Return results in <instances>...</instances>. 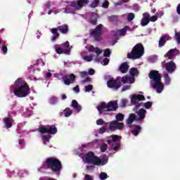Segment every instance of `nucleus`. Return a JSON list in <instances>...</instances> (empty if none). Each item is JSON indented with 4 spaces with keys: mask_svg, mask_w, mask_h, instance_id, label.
Wrapping results in <instances>:
<instances>
[{
    "mask_svg": "<svg viewBox=\"0 0 180 180\" xmlns=\"http://www.w3.org/2000/svg\"><path fill=\"white\" fill-rule=\"evenodd\" d=\"M30 94V87L23 78H18L14 83V95L18 98H26Z\"/></svg>",
    "mask_w": 180,
    "mask_h": 180,
    "instance_id": "1",
    "label": "nucleus"
},
{
    "mask_svg": "<svg viewBox=\"0 0 180 180\" xmlns=\"http://www.w3.org/2000/svg\"><path fill=\"white\" fill-rule=\"evenodd\" d=\"M86 162L87 164H91L92 165H96L97 167L106 165L108 164V160L109 158L106 155H103L101 159L99 157L96 156L95 153L92 151H89L86 155Z\"/></svg>",
    "mask_w": 180,
    "mask_h": 180,
    "instance_id": "2",
    "label": "nucleus"
},
{
    "mask_svg": "<svg viewBox=\"0 0 180 180\" xmlns=\"http://www.w3.org/2000/svg\"><path fill=\"white\" fill-rule=\"evenodd\" d=\"M44 169H51L52 172H60L63 169L61 161L55 157L47 158L43 162Z\"/></svg>",
    "mask_w": 180,
    "mask_h": 180,
    "instance_id": "3",
    "label": "nucleus"
},
{
    "mask_svg": "<svg viewBox=\"0 0 180 180\" xmlns=\"http://www.w3.org/2000/svg\"><path fill=\"white\" fill-rule=\"evenodd\" d=\"M143 56H144V46L143 44L139 43L134 46L131 53L127 54V58L137 60V58H140Z\"/></svg>",
    "mask_w": 180,
    "mask_h": 180,
    "instance_id": "4",
    "label": "nucleus"
},
{
    "mask_svg": "<svg viewBox=\"0 0 180 180\" xmlns=\"http://www.w3.org/2000/svg\"><path fill=\"white\" fill-rule=\"evenodd\" d=\"M119 108L116 101H110L108 103L102 102L100 105L97 106V110L99 113H102L103 110L107 109V112H115Z\"/></svg>",
    "mask_w": 180,
    "mask_h": 180,
    "instance_id": "5",
    "label": "nucleus"
},
{
    "mask_svg": "<svg viewBox=\"0 0 180 180\" xmlns=\"http://www.w3.org/2000/svg\"><path fill=\"white\" fill-rule=\"evenodd\" d=\"M39 131L41 134H57V127L55 125H41L39 128Z\"/></svg>",
    "mask_w": 180,
    "mask_h": 180,
    "instance_id": "6",
    "label": "nucleus"
},
{
    "mask_svg": "<svg viewBox=\"0 0 180 180\" xmlns=\"http://www.w3.org/2000/svg\"><path fill=\"white\" fill-rule=\"evenodd\" d=\"M103 27V25H102V24H100L98 25H97L96 27V28L93 29L91 32L90 34L91 36H92L94 39V40H96V41H99V37H101V36H102V29Z\"/></svg>",
    "mask_w": 180,
    "mask_h": 180,
    "instance_id": "7",
    "label": "nucleus"
},
{
    "mask_svg": "<svg viewBox=\"0 0 180 180\" xmlns=\"http://www.w3.org/2000/svg\"><path fill=\"white\" fill-rule=\"evenodd\" d=\"M109 124V130L110 131H115V130H122L124 129V124L123 122H119L116 120L108 122Z\"/></svg>",
    "mask_w": 180,
    "mask_h": 180,
    "instance_id": "8",
    "label": "nucleus"
},
{
    "mask_svg": "<svg viewBox=\"0 0 180 180\" xmlns=\"http://www.w3.org/2000/svg\"><path fill=\"white\" fill-rule=\"evenodd\" d=\"M119 141V136L114 135L112 137V139H108L107 141L108 144L112 146L113 151H118L119 148H120V143H116Z\"/></svg>",
    "mask_w": 180,
    "mask_h": 180,
    "instance_id": "9",
    "label": "nucleus"
},
{
    "mask_svg": "<svg viewBox=\"0 0 180 180\" xmlns=\"http://www.w3.org/2000/svg\"><path fill=\"white\" fill-rule=\"evenodd\" d=\"M89 4V0H77L70 3V6L72 8H75L76 11H79V9L84 8V5Z\"/></svg>",
    "mask_w": 180,
    "mask_h": 180,
    "instance_id": "10",
    "label": "nucleus"
},
{
    "mask_svg": "<svg viewBox=\"0 0 180 180\" xmlns=\"http://www.w3.org/2000/svg\"><path fill=\"white\" fill-rule=\"evenodd\" d=\"M107 86L108 88H112L115 91H117L122 86V82L111 78L108 81Z\"/></svg>",
    "mask_w": 180,
    "mask_h": 180,
    "instance_id": "11",
    "label": "nucleus"
},
{
    "mask_svg": "<svg viewBox=\"0 0 180 180\" xmlns=\"http://www.w3.org/2000/svg\"><path fill=\"white\" fill-rule=\"evenodd\" d=\"M180 55L179 50L175 49H170L166 54H165V58H168V60H174L176 56Z\"/></svg>",
    "mask_w": 180,
    "mask_h": 180,
    "instance_id": "12",
    "label": "nucleus"
},
{
    "mask_svg": "<svg viewBox=\"0 0 180 180\" xmlns=\"http://www.w3.org/2000/svg\"><path fill=\"white\" fill-rule=\"evenodd\" d=\"M153 89H156L158 94H161L164 90V83L161 82V79L156 80L152 83Z\"/></svg>",
    "mask_w": 180,
    "mask_h": 180,
    "instance_id": "13",
    "label": "nucleus"
},
{
    "mask_svg": "<svg viewBox=\"0 0 180 180\" xmlns=\"http://www.w3.org/2000/svg\"><path fill=\"white\" fill-rule=\"evenodd\" d=\"M148 77L150 78V79H152L153 82H155V81H158L162 78L161 74H160V72L157 70H150L148 74Z\"/></svg>",
    "mask_w": 180,
    "mask_h": 180,
    "instance_id": "14",
    "label": "nucleus"
},
{
    "mask_svg": "<svg viewBox=\"0 0 180 180\" xmlns=\"http://www.w3.org/2000/svg\"><path fill=\"white\" fill-rule=\"evenodd\" d=\"M165 70L169 74H172L176 70V64L174 61H169L166 63Z\"/></svg>",
    "mask_w": 180,
    "mask_h": 180,
    "instance_id": "15",
    "label": "nucleus"
},
{
    "mask_svg": "<svg viewBox=\"0 0 180 180\" xmlns=\"http://www.w3.org/2000/svg\"><path fill=\"white\" fill-rule=\"evenodd\" d=\"M136 122H141L143 119H146V113H147V110L144 108H141L139 111L136 112Z\"/></svg>",
    "mask_w": 180,
    "mask_h": 180,
    "instance_id": "16",
    "label": "nucleus"
},
{
    "mask_svg": "<svg viewBox=\"0 0 180 180\" xmlns=\"http://www.w3.org/2000/svg\"><path fill=\"white\" fill-rule=\"evenodd\" d=\"M75 78H76L75 75L70 74L69 75V79L65 78V76L63 77V82L65 85H71V84H74V82H75Z\"/></svg>",
    "mask_w": 180,
    "mask_h": 180,
    "instance_id": "17",
    "label": "nucleus"
},
{
    "mask_svg": "<svg viewBox=\"0 0 180 180\" xmlns=\"http://www.w3.org/2000/svg\"><path fill=\"white\" fill-rule=\"evenodd\" d=\"M137 101H146V97L141 94H134L131 98V103L136 105Z\"/></svg>",
    "mask_w": 180,
    "mask_h": 180,
    "instance_id": "18",
    "label": "nucleus"
},
{
    "mask_svg": "<svg viewBox=\"0 0 180 180\" xmlns=\"http://www.w3.org/2000/svg\"><path fill=\"white\" fill-rule=\"evenodd\" d=\"M137 122V115L134 113H131L129 115L128 119L127 120V124L129 127H131V124H133V122Z\"/></svg>",
    "mask_w": 180,
    "mask_h": 180,
    "instance_id": "19",
    "label": "nucleus"
},
{
    "mask_svg": "<svg viewBox=\"0 0 180 180\" xmlns=\"http://www.w3.org/2000/svg\"><path fill=\"white\" fill-rule=\"evenodd\" d=\"M129 68H130V66L127 64V62H124L120 65L118 71L122 72V74H126L129 71Z\"/></svg>",
    "mask_w": 180,
    "mask_h": 180,
    "instance_id": "20",
    "label": "nucleus"
},
{
    "mask_svg": "<svg viewBox=\"0 0 180 180\" xmlns=\"http://www.w3.org/2000/svg\"><path fill=\"white\" fill-rule=\"evenodd\" d=\"M54 49L57 53V54H70V52L71 51L70 49L63 50L61 47H60V45L56 44L54 46Z\"/></svg>",
    "mask_w": 180,
    "mask_h": 180,
    "instance_id": "21",
    "label": "nucleus"
},
{
    "mask_svg": "<svg viewBox=\"0 0 180 180\" xmlns=\"http://www.w3.org/2000/svg\"><path fill=\"white\" fill-rule=\"evenodd\" d=\"M51 32L53 35L51 38L52 41H56V39L60 37V33H58V27H57L51 29Z\"/></svg>",
    "mask_w": 180,
    "mask_h": 180,
    "instance_id": "22",
    "label": "nucleus"
},
{
    "mask_svg": "<svg viewBox=\"0 0 180 180\" xmlns=\"http://www.w3.org/2000/svg\"><path fill=\"white\" fill-rule=\"evenodd\" d=\"M57 27L59 32L62 33V34H67V33H68V31L70 30L67 24L59 25Z\"/></svg>",
    "mask_w": 180,
    "mask_h": 180,
    "instance_id": "23",
    "label": "nucleus"
},
{
    "mask_svg": "<svg viewBox=\"0 0 180 180\" xmlns=\"http://www.w3.org/2000/svg\"><path fill=\"white\" fill-rule=\"evenodd\" d=\"M4 122L6 129H11V127H12L13 125L12 122H13V119L12 118V117H4Z\"/></svg>",
    "mask_w": 180,
    "mask_h": 180,
    "instance_id": "24",
    "label": "nucleus"
},
{
    "mask_svg": "<svg viewBox=\"0 0 180 180\" xmlns=\"http://www.w3.org/2000/svg\"><path fill=\"white\" fill-rule=\"evenodd\" d=\"M88 51L89 53H96V54H97V56H100V54H102V50L99 49V48L96 47L95 48V46H94V45H91L89 47Z\"/></svg>",
    "mask_w": 180,
    "mask_h": 180,
    "instance_id": "25",
    "label": "nucleus"
},
{
    "mask_svg": "<svg viewBox=\"0 0 180 180\" xmlns=\"http://www.w3.org/2000/svg\"><path fill=\"white\" fill-rule=\"evenodd\" d=\"M90 23L94 26L98 24V13H91V17L90 18Z\"/></svg>",
    "mask_w": 180,
    "mask_h": 180,
    "instance_id": "26",
    "label": "nucleus"
},
{
    "mask_svg": "<svg viewBox=\"0 0 180 180\" xmlns=\"http://www.w3.org/2000/svg\"><path fill=\"white\" fill-rule=\"evenodd\" d=\"M134 129L131 131L133 136H137L141 132V126L134 124Z\"/></svg>",
    "mask_w": 180,
    "mask_h": 180,
    "instance_id": "27",
    "label": "nucleus"
},
{
    "mask_svg": "<svg viewBox=\"0 0 180 180\" xmlns=\"http://www.w3.org/2000/svg\"><path fill=\"white\" fill-rule=\"evenodd\" d=\"M77 112H79L82 109L81 105L78 104V102L76 100L72 101V105H71Z\"/></svg>",
    "mask_w": 180,
    "mask_h": 180,
    "instance_id": "28",
    "label": "nucleus"
},
{
    "mask_svg": "<svg viewBox=\"0 0 180 180\" xmlns=\"http://www.w3.org/2000/svg\"><path fill=\"white\" fill-rule=\"evenodd\" d=\"M129 74L131 77H137L139 75V69L136 68H132L129 70Z\"/></svg>",
    "mask_w": 180,
    "mask_h": 180,
    "instance_id": "29",
    "label": "nucleus"
},
{
    "mask_svg": "<svg viewBox=\"0 0 180 180\" xmlns=\"http://www.w3.org/2000/svg\"><path fill=\"white\" fill-rule=\"evenodd\" d=\"M63 113H64L65 117H70V116L72 115V110H71L70 108H66L63 110Z\"/></svg>",
    "mask_w": 180,
    "mask_h": 180,
    "instance_id": "30",
    "label": "nucleus"
},
{
    "mask_svg": "<svg viewBox=\"0 0 180 180\" xmlns=\"http://www.w3.org/2000/svg\"><path fill=\"white\" fill-rule=\"evenodd\" d=\"M167 43V39L165 37H161L159 40V47H164Z\"/></svg>",
    "mask_w": 180,
    "mask_h": 180,
    "instance_id": "31",
    "label": "nucleus"
},
{
    "mask_svg": "<svg viewBox=\"0 0 180 180\" xmlns=\"http://www.w3.org/2000/svg\"><path fill=\"white\" fill-rule=\"evenodd\" d=\"M131 79H133L129 77H123L121 81L122 82H123V84H133Z\"/></svg>",
    "mask_w": 180,
    "mask_h": 180,
    "instance_id": "32",
    "label": "nucleus"
},
{
    "mask_svg": "<svg viewBox=\"0 0 180 180\" xmlns=\"http://www.w3.org/2000/svg\"><path fill=\"white\" fill-rule=\"evenodd\" d=\"M116 122H123L124 120V115L118 113L115 116Z\"/></svg>",
    "mask_w": 180,
    "mask_h": 180,
    "instance_id": "33",
    "label": "nucleus"
},
{
    "mask_svg": "<svg viewBox=\"0 0 180 180\" xmlns=\"http://www.w3.org/2000/svg\"><path fill=\"white\" fill-rule=\"evenodd\" d=\"M119 19V16L114 15L108 17V20L112 23H115V22H117Z\"/></svg>",
    "mask_w": 180,
    "mask_h": 180,
    "instance_id": "34",
    "label": "nucleus"
},
{
    "mask_svg": "<svg viewBox=\"0 0 180 180\" xmlns=\"http://www.w3.org/2000/svg\"><path fill=\"white\" fill-rule=\"evenodd\" d=\"M164 78L165 85H169V84H171V78L169 77V75L167 73H165Z\"/></svg>",
    "mask_w": 180,
    "mask_h": 180,
    "instance_id": "35",
    "label": "nucleus"
},
{
    "mask_svg": "<svg viewBox=\"0 0 180 180\" xmlns=\"http://www.w3.org/2000/svg\"><path fill=\"white\" fill-rule=\"evenodd\" d=\"M50 139H51V135L50 134L42 136L44 144H46V143H49V141H50Z\"/></svg>",
    "mask_w": 180,
    "mask_h": 180,
    "instance_id": "36",
    "label": "nucleus"
},
{
    "mask_svg": "<svg viewBox=\"0 0 180 180\" xmlns=\"http://www.w3.org/2000/svg\"><path fill=\"white\" fill-rule=\"evenodd\" d=\"M96 124L98 126H108V124H109L108 122H105V121H103V120L102 119H98L96 120Z\"/></svg>",
    "mask_w": 180,
    "mask_h": 180,
    "instance_id": "37",
    "label": "nucleus"
},
{
    "mask_svg": "<svg viewBox=\"0 0 180 180\" xmlns=\"http://www.w3.org/2000/svg\"><path fill=\"white\" fill-rule=\"evenodd\" d=\"M58 101V98H57V97L56 96H52L49 98V103L51 105H56V103H57Z\"/></svg>",
    "mask_w": 180,
    "mask_h": 180,
    "instance_id": "38",
    "label": "nucleus"
},
{
    "mask_svg": "<svg viewBox=\"0 0 180 180\" xmlns=\"http://www.w3.org/2000/svg\"><path fill=\"white\" fill-rule=\"evenodd\" d=\"M129 29H130V27L125 26L123 29L120 30V36H124V34L126 32H127V30H129Z\"/></svg>",
    "mask_w": 180,
    "mask_h": 180,
    "instance_id": "39",
    "label": "nucleus"
},
{
    "mask_svg": "<svg viewBox=\"0 0 180 180\" xmlns=\"http://www.w3.org/2000/svg\"><path fill=\"white\" fill-rule=\"evenodd\" d=\"M174 39L176 41L177 44H180V32H175Z\"/></svg>",
    "mask_w": 180,
    "mask_h": 180,
    "instance_id": "40",
    "label": "nucleus"
},
{
    "mask_svg": "<svg viewBox=\"0 0 180 180\" xmlns=\"http://www.w3.org/2000/svg\"><path fill=\"white\" fill-rule=\"evenodd\" d=\"M99 5V0H94L90 4V8H96Z\"/></svg>",
    "mask_w": 180,
    "mask_h": 180,
    "instance_id": "41",
    "label": "nucleus"
},
{
    "mask_svg": "<svg viewBox=\"0 0 180 180\" xmlns=\"http://www.w3.org/2000/svg\"><path fill=\"white\" fill-rule=\"evenodd\" d=\"M150 23V20L146 19V18H142L141 20V26H147Z\"/></svg>",
    "mask_w": 180,
    "mask_h": 180,
    "instance_id": "42",
    "label": "nucleus"
},
{
    "mask_svg": "<svg viewBox=\"0 0 180 180\" xmlns=\"http://www.w3.org/2000/svg\"><path fill=\"white\" fill-rule=\"evenodd\" d=\"M110 54H112L110 49H107L105 50L103 56H104V57H110Z\"/></svg>",
    "mask_w": 180,
    "mask_h": 180,
    "instance_id": "43",
    "label": "nucleus"
},
{
    "mask_svg": "<svg viewBox=\"0 0 180 180\" xmlns=\"http://www.w3.org/2000/svg\"><path fill=\"white\" fill-rule=\"evenodd\" d=\"M108 150V145L106 143H103L101 146V153H105Z\"/></svg>",
    "mask_w": 180,
    "mask_h": 180,
    "instance_id": "44",
    "label": "nucleus"
},
{
    "mask_svg": "<svg viewBox=\"0 0 180 180\" xmlns=\"http://www.w3.org/2000/svg\"><path fill=\"white\" fill-rule=\"evenodd\" d=\"M83 60L84 61H87V63H91V61H92L93 58H92V56H84L83 57Z\"/></svg>",
    "mask_w": 180,
    "mask_h": 180,
    "instance_id": "45",
    "label": "nucleus"
},
{
    "mask_svg": "<svg viewBox=\"0 0 180 180\" xmlns=\"http://www.w3.org/2000/svg\"><path fill=\"white\" fill-rule=\"evenodd\" d=\"M85 92H91V91H92V89H94V86H92V84H89L88 86H85Z\"/></svg>",
    "mask_w": 180,
    "mask_h": 180,
    "instance_id": "46",
    "label": "nucleus"
},
{
    "mask_svg": "<svg viewBox=\"0 0 180 180\" xmlns=\"http://www.w3.org/2000/svg\"><path fill=\"white\" fill-rule=\"evenodd\" d=\"M134 19V13H130L128 14L127 20L131 22Z\"/></svg>",
    "mask_w": 180,
    "mask_h": 180,
    "instance_id": "47",
    "label": "nucleus"
},
{
    "mask_svg": "<svg viewBox=\"0 0 180 180\" xmlns=\"http://www.w3.org/2000/svg\"><path fill=\"white\" fill-rule=\"evenodd\" d=\"M108 178V174H106L105 172H101L100 174V179L101 180H105Z\"/></svg>",
    "mask_w": 180,
    "mask_h": 180,
    "instance_id": "48",
    "label": "nucleus"
},
{
    "mask_svg": "<svg viewBox=\"0 0 180 180\" xmlns=\"http://www.w3.org/2000/svg\"><path fill=\"white\" fill-rule=\"evenodd\" d=\"M144 106L146 109H150L153 106V102L151 101H148L144 103Z\"/></svg>",
    "mask_w": 180,
    "mask_h": 180,
    "instance_id": "49",
    "label": "nucleus"
},
{
    "mask_svg": "<svg viewBox=\"0 0 180 180\" xmlns=\"http://www.w3.org/2000/svg\"><path fill=\"white\" fill-rule=\"evenodd\" d=\"M107 130H108V129H106V127H103L98 129V133H99V134H103V133H106Z\"/></svg>",
    "mask_w": 180,
    "mask_h": 180,
    "instance_id": "50",
    "label": "nucleus"
},
{
    "mask_svg": "<svg viewBox=\"0 0 180 180\" xmlns=\"http://www.w3.org/2000/svg\"><path fill=\"white\" fill-rule=\"evenodd\" d=\"M81 78H86L88 77V72L82 71L80 72Z\"/></svg>",
    "mask_w": 180,
    "mask_h": 180,
    "instance_id": "51",
    "label": "nucleus"
},
{
    "mask_svg": "<svg viewBox=\"0 0 180 180\" xmlns=\"http://www.w3.org/2000/svg\"><path fill=\"white\" fill-rule=\"evenodd\" d=\"M150 22H157L158 20V16L153 15L149 18Z\"/></svg>",
    "mask_w": 180,
    "mask_h": 180,
    "instance_id": "52",
    "label": "nucleus"
},
{
    "mask_svg": "<svg viewBox=\"0 0 180 180\" xmlns=\"http://www.w3.org/2000/svg\"><path fill=\"white\" fill-rule=\"evenodd\" d=\"M142 19H148L150 20V13L146 12L143 13V18Z\"/></svg>",
    "mask_w": 180,
    "mask_h": 180,
    "instance_id": "53",
    "label": "nucleus"
},
{
    "mask_svg": "<svg viewBox=\"0 0 180 180\" xmlns=\"http://www.w3.org/2000/svg\"><path fill=\"white\" fill-rule=\"evenodd\" d=\"M102 6H103L105 9H108V8H109V1H105V2H103Z\"/></svg>",
    "mask_w": 180,
    "mask_h": 180,
    "instance_id": "54",
    "label": "nucleus"
},
{
    "mask_svg": "<svg viewBox=\"0 0 180 180\" xmlns=\"http://www.w3.org/2000/svg\"><path fill=\"white\" fill-rule=\"evenodd\" d=\"M102 64H103V65H108V64H109V58H105L103 60Z\"/></svg>",
    "mask_w": 180,
    "mask_h": 180,
    "instance_id": "55",
    "label": "nucleus"
},
{
    "mask_svg": "<svg viewBox=\"0 0 180 180\" xmlns=\"http://www.w3.org/2000/svg\"><path fill=\"white\" fill-rule=\"evenodd\" d=\"M1 51H3L4 54H6V53H8V47L5 45H3Z\"/></svg>",
    "mask_w": 180,
    "mask_h": 180,
    "instance_id": "56",
    "label": "nucleus"
},
{
    "mask_svg": "<svg viewBox=\"0 0 180 180\" xmlns=\"http://www.w3.org/2000/svg\"><path fill=\"white\" fill-rule=\"evenodd\" d=\"M62 47H65V49H69L70 47V42L69 41H66L65 43H63L62 45H61Z\"/></svg>",
    "mask_w": 180,
    "mask_h": 180,
    "instance_id": "57",
    "label": "nucleus"
},
{
    "mask_svg": "<svg viewBox=\"0 0 180 180\" xmlns=\"http://www.w3.org/2000/svg\"><path fill=\"white\" fill-rule=\"evenodd\" d=\"M84 180H94V178L89 174H85Z\"/></svg>",
    "mask_w": 180,
    "mask_h": 180,
    "instance_id": "58",
    "label": "nucleus"
},
{
    "mask_svg": "<svg viewBox=\"0 0 180 180\" xmlns=\"http://www.w3.org/2000/svg\"><path fill=\"white\" fill-rule=\"evenodd\" d=\"M73 91H75L76 94H79V86L77 85L75 87H74Z\"/></svg>",
    "mask_w": 180,
    "mask_h": 180,
    "instance_id": "59",
    "label": "nucleus"
},
{
    "mask_svg": "<svg viewBox=\"0 0 180 180\" xmlns=\"http://www.w3.org/2000/svg\"><path fill=\"white\" fill-rule=\"evenodd\" d=\"M82 84H86V82H91V79L89 77H86L84 80L82 81Z\"/></svg>",
    "mask_w": 180,
    "mask_h": 180,
    "instance_id": "60",
    "label": "nucleus"
},
{
    "mask_svg": "<svg viewBox=\"0 0 180 180\" xmlns=\"http://www.w3.org/2000/svg\"><path fill=\"white\" fill-rule=\"evenodd\" d=\"M18 143L21 147H23L25 146V139H20Z\"/></svg>",
    "mask_w": 180,
    "mask_h": 180,
    "instance_id": "61",
    "label": "nucleus"
},
{
    "mask_svg": "<svg viewBox=\"0 0 180 180\" xmlns=\"http://www.w3.org/2000/svg\"><path fill=\"white\" fill-rule=\"evenodd\" d=\"M141 104L142 103H136V104H134L135 108H134V110L139 109V108H140L141 106Z\"/></svg>",
    "mask_w": 180,
    "mask_h": 180,
    "instance_id": "62",
    "label": "nucleus"
},
{
    "mask_svg": "<svg viewBox=\"0 0 180 180\" xmlns=\"http://www.w3.org/2000/svg\"><path fill=\"white\" fill-rule=\"evenodd\" d=\"M126 105H127V101L123 99L121 101V106H126Z\"/></svg>",
    "mask_w": 180,
    "mask_h": 180,
    "instance_id": "63",
    "label": "nucleus"
},
{
    "mask_svg": "<svg viewBox=\"0 0 180 180\" xmlns=\"http://www.w3.org/2000/svg\"><path fill=\"white\" fill-rule=\"evenodd\" d=\"M94 74H95V70L89 69V75H94Z\"/></svg>",
    "mask_w": 180,
    "mask_h": 180,
    "instance_id": "64",
    "label": "nucleus"
}]
</instances>
